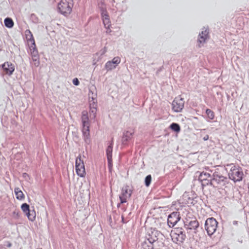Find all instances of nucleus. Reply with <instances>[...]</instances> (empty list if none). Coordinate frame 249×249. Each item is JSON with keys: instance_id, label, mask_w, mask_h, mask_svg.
<instances>
[{"instance_id": "79ce46f5", "label": "nucleus", "mask_w": 249, "mask_h": 249, "mask_svg": "<svg viewBox=\"0 0 249 249\" xmlns=\"http://www.w3.org/2000/svg\"><path fill=\"white\" fill-rule=\"evenodd\" d=\"M122 222H124V217L123 216H122Z\"/></svg>"}, {"instance_id": "f3484780", "label": "nucleus", "mask_w": 249, "mask_h": 249, "mask_svg": "<svg viewBox=\"0 0 249 249\" xmlns=\"http://www.w3.org/2000/svg\"><path fill=\"white\" fill-rule=\"evenodd\" d=\"M81 121L82 123V127H89L88 113L86 110H84L82 112Z\"/></svg>"}, {"instance_id": "9d476101", "label": "nucleus", "mask_w": 249, "mask_h": 249, "mask_svg": "<svg viewBox=\"0 0 249 249\" xmlns=\"http://www.w3.org/2000/svg\"><path fill=\"white\" fill-rule=\"evenodd\" d=\"M121 62V59L117 56L113 58L111 61H107L105 65V68L107 71H110L115 69Z\"/></svg>"}, {"instance_id": "bb28decb", "label": "nucleus", "mask_w": 249, "mask_h": 249, "mask_svg": "<svg viewBox=\"0 0 249 249\" xmlns=\"http://www.w3.org/2000/svg\"><path fill=\"white\" fill-rule=\"evenodd\" d=\"M5 26L8 28H12L14 26V22L11 18H7L4 19Z\"/></svg>"}, {"instance_id": "58836bf2", "label": "nucleus", "mask_w": 249, "mask_h": 249, "mask_svg": "<svg viewBox=\"0 0 249 249\" xmlns=\"http://www.w3.org/2000/svg\"><path fill=\"white\" fill-rule=\"evenodd\" d=\"M108 167L109 168H111L112 167V161L111 162V164H110L108 162Z\"/></svg>"}, {"instance_id": "9b49d317", "label": "nucleus", "mask_w": 249, "mask_h": 249, "mask_svg": "<svg viewBox=\"0 0 249 249\" xmlns=\"http://www.w3.org/2000/svg\"><path fill=\"white\" fill-rule=\"evenodd\" d=\"M199 226V223L196 218L192 219L190 221L187 220L184 222V227L189 230H196Z\"/></svg>"}, {"instance_id": "dca6fc26", "label": "nucleus", "mask_w": 249, "mask_h": 249, "mask_svg": "<svg viewBox=\"0 0 249 249\" xmlns=\"http://www.w3.org/2000/svg\"><path fill=\"white\" fill-rule=\"evenodd\" d=\"M212 178L213 175L211 176V175L208 173L202 172L200 174L198 179L201 182V184L202 185V183L206 184V182H208V181H210Z\"/></svg>"}, {"instance_id": "c9c22d12", "label": "nucleus", "mask_w": 249, "mask_h": 249, "mask_svg": "<svg viewBox=\"0 0 249 249\" xmlns=\"http://www.w3.org/2000/svg\"><path fill=\"white\" fill-rule=\"evenodd\" d=\"M23 177L25 178L26 179H27V178H29V175L27 173L23 174Z\"/></svg>"}, {"instance_id": "72a5a7b5", "label": "nucleus", "mask_w": 249, "mask_h": 249, "mask_svg": "<svg viewBox=\"0 0 249 249\" xmlns=\"http://www.w3.org/2000/svg\"><path fill=\"white\" fill-rule=\"evenodd\" d=\"M127 197L122 196L121 195L119 196V198L121 201V203H124L126 202V198Z\"/></svg>"}, {"instance_id": "aec40b11", "label": "nucleus", "mask_w": 249, "mask_h": 249, "mask_svg": "<svg viewBox=\"0 0 249 249\" xmlns=\"http://www.w3.org/2000/svg\"><path fill=\"white\" fill-rule=\"evenodd\" d=\"M132 135L133 133L129 131L124 132L122 139V144L124 145L126 144L127 142L131 139Z\"/></svg>"}, {"instance_id": "f257e3e1", "label": "nucleus", "mask_w": 249, "mask_h": 249, "mask_svg": "<svg viewBox=\"0 0 249 249\" xmlns=\"http://www.w3.org/2000/svg\"><path fill=\"white\" fill-rule=\"evenodd\" d=\"M73 7V0H61L57 5L59 12L66 17L71 13Z\"/></svg>"}, {"instance_id": "412c9836", "label": "nucleus", "mask_w": 249, "mask_h": 249, "mask_svg": "<svg viewBox=\"0 0 249 249\" xmlns=\"http://www.w3.org/2000/svg\"><path fill=\"white\" fill-rule=\"evenodd\" d=\"M132 193V190L127 185L123 187L122 189L121 195L126 197H130Z\"/></svg>"}, {"instance_id": "f03ea898", "label": "nucleus", "mask_w": 249, "mask_h": 249, "mask_svg": "<svg viewBox=\"0 0 249 249\" xmlns=\"http://www.w3.org/2000/svg\"><path fill=\"white\" fill-rule=\"evenodd\" d=\"M244 173L242 168L236 165L232 166L229 173V178L234 182H239L242 180Z\"/></svg>"}, {"instance_id": "5701e85b", "label": "nucleus", "mask_w": 249, "mask_h": 249, "mask_svg": "<svg viewBox=\"0 0 249 249\" xmlns=\"http://www.w3.org/2000/svg\"><path fill=\"white\" fill-rule=\"evenodd\" d=\"M14 192L16 196V198L17 199L21 200L24 198V195L23 192L19 188H15Z\"/></svg>"}, {"instance_id": "4468645a", "label": "nucleus", "mask_w": 249, "mask_h": 249, "mask_svg": "<svg viewBox=\"0 0 249 249\" xmlns=\"http://www.w3.org/2000/svg\"><path fill=\"white\" fill-rule=\"evenodd\" d=\"M82 134L84 141L85 143V146L90 143L91 140L90 137L89 127H82Z\"/></svg>"}, {"instance_id": "4be33fe9", "label": "nucleus", "mask_w": 249, "mask_h": 249, "mask_svg": "<svg viewBox=\"0 0 249 249\" xmlns=\"http://www.w3.org/2000/svg\"><path fill=\"white\" fill-rule=\"evenodd\" d=\"M25 36L28 42H30L31 43V45L35 44V41L33 34L30 30H27L25 31Z\"/></svg>"}, {"instance_id": "39448f33", "label": "nucleus", "mask_w": 249, "mask_h": 249, "mask_svg": "<svg viewBox=\"0 0 249 249\" xmlns=\"http://www.w3.org/2000/svg\"><path fill=\"white\" fill-rule=\"evenodd\" d=\"M75 169L78 176L84 177L86 175L85 165L80 156L77 157L75 160Z\"/></svg>"}, {"instance_id": "2f4dec72", "label": "nucleus", "mask_w": 249, "mask_h": 249, "mask_svg": "<svg viewBox=\"0 0 249 249\" xmlns=\"http://www.w3.org/2000/svg\"><path fill=\"white\" fill-rule=\"evenodd\" d=\"M36 212L34 210L31 211V213L28 216V219L31 221H34L36 218Z\"/></svg>"}, {"instance_id": "1a4fd4ad", "label": "nucleus", "mask_w": 249, "mask_h": 249, "mask_svg": "<svg viewBox=\"0 0 249 249\" xmlns=\"http://www.w3.org/2000/svg\"><path fill=\"white\" fill-rule=\"evenodd\" d=\"M102 18L105 27L107 29V33H109L111 32L110 27L111 22L109 18V16L106 10H103L101 13Z\"/></svg>"}, {"instance_id": "a211bd4d", "label": "nucleus", "mask_w": 249, "mask_h": 249, "mask_svg": "<svg viewBox=\"0 0 249 249\" xmlns=\"http://www.w3.org/2000/svg\"><path fill=\"white\" fill-rule=\"evenodd\" d=\"M209 37V31L207 29L202 31L199 35L198 42L200 44H202L205 42L206 39Z\"/></svg>"}, {"instance_id": "c85d7f7f", "label": "nucleus", "mask_w": 249, "mask_h": 249, "mask_svg": "<svg viewBox=\"0 0 249 249\" xmlns=\"http://www.w3.org/2000/svg\"><path fill=\"white\" fill-rule=\"evenodd\" d=\"M206 113L208 117L210 120H213L214 119V112L211 109H208V108L206 110Z\"/></svg>"}, {"instance_id": "7ed1b4c3", "label": "nucleus", "mask_w": 249, "mask_h": 249, "mask_svg": "<svg viewBox=\"0 0 249 249\" xmlns=\"http://www.w3.org/2000/svg\"><path fill=\"white\" fill-rule=\"evenodd\" d=\"M227 179H228L226 177L219 175L218 174L217 172H215L213 174V178H211V180L210 181H208V182H206V184L202 183V186H203L209 185L214 186V183L216 184L224 186L227 183Z\"/></svg>"}, {"instance_id": "0eeeda50", "label": "nucleus", "mask_w": 249, "mask_h": 249, "mask_svg": "<svg viewBox=\"0 0 249 249\" xmlns=\"http://www.w3.org/2000/svg\"><path fill=\"white\" fill-rule=\"evenodd\" d=\"M179 213L174 212L168 215L167 223L170 227H173L180 220Z\"/></svg>"}, {"instance_id": "b1692460", "label": "nucleus", "mask_w": 249, "mask_h": 249, "mask_svg": "<svg viewBox=\"0 0 249 249\" xmlns=\"http://www.w3.org/2000/svg\"><path fill=\"white\" fill-rule=\"evenodd\" d=\"M154 247L153 244L150 242L145 241L141 244V249H153Z\"/></svg>"}, {"instance_id": "ea45409f", "label": "nucleus", "mask_w": 249, "mask_h": 249, "mask_svg": "<svg viewBox=\"0 0 249 249\" xmlns=\"http://www.w3.org/2000/svg\"><path fill=\"white\" fill-rule=\"evenodd\" d=\"M233 224L234 225H236L237 224V221H233Z\"/></svg>"}, {"instance_id": "4c0bfd02", "label": "nucleus", "mask_w": 249, "mask_h": 249, "mask_svg": "<svg viewBox=\"0 0 249 249\" xmlns=\"http://www.w3.org/2000/svg\"><path fill=\"white\" fill-rule=\"evenodd\" d=\"M31 210H29V211H28V212H27L24 213L26 214V215H27V216L28 217V216H29V214H30V213H31Z\"/></svg>"}, {"instance_id": "ddd939ff", "label": "nucleus", "mask_w": 249, "mask_h": 249, "mask_svg": "<svg viewBox=\"0 0 249 249\" xmlns=\"http://www.w3.org/2000/svg\"><path fill=\"white\" fill-rule=\"evenodd\" d=\"M2 68L4 72L8 75L12 74L15 70L14 65L9 62H6L2 64Z\"/></svg>"}, {"instance_id": "423d86ee", "label": "nucleus", "mask_w": 249, "mask_h": 249, "mask_svg": "<svg viewBox=\"0 0 249 249\" xmlns=\"http://www.w3.org/2000/svg\"><path fill=\"white\" fill-rule=\"evenodd\" d=\"M172 109L176 112L181 111L184 107V101L180 97H176L172 102Z\"/></svg>"}, {"instance_id": "2eb2a0df", "label": "nucleus", "mask_w": 249, "mask_h": 249, "mask_svg": "<svg viewBox=\"0 0 249 249\" xmlns=\"http://www.w3.org/2000/svg\"><path fill=\"white\" fill-rule=\"evenodd\" d=\"M94 89H95L94 87L90 88L89 93V102L90 106H94L95 104H97V93H94L93 91Z\"/></svg>"}, {"instance_id": "f704fd0d", "label": "nucleus", "mask_w": 249, "mask_h": 249, "mask_svg": "<svg viewBox=\"0 0 249 249\" xmlns=\"http://www.w3.org/2000/svg\"><path fill=\"white\" fill-rule=\"evenodd\" d=\"M72 83L75 86L79 85V81L78 80V79H73Z\"/></svg>"}, {"instance_id": "cd10ccee", "label": "nucleus", "mask_w": 249, "mask_h": 249, "mask_svg": "<svg viewBox=\"0 0 249 249\" xmlns=\"http://www.w3.org/2000/svg\"><path fill=\"white\" fill-rule=\"evenodd\" d=\"M32 64L34 65L35 67H37L39 65L40 61H39V56L38 55H35L34 56H32Z\"/></svg>"}, {"instance_id": "393cba45", "label": "nucleus", "mask_w": 249, "mask_h": 249, "mask_svg": "<svg viewBox=\"0 0 249 249\" xmlns=\"http://www.w3.org/2000/svg\"><path fill=\"white\" fill-rule=\"evenodd\" d=\"M30 50L31 52V57L34 56L35 55H38V53L36 46V44L35 45H31L30 46Z\"/></svg>"}, {"instance_id": "c03bdc74", "label": "nucleus", "mask_w": 249, "mask_h": 249, "mask_svg": "<svg viewBox=\"0 0 249 249\" xmlns=\"http://www.w3.org/2000/svg\"><path fill=\"white\" fill-rule=\"evenodd\" d=\"M120 204H118L117 205V206H118V207H119V206H120Z\"/></svg>"}, {"instance_id": "6e6552de", "label": "nucleus", "mask_w": 249, "mask_h": 249, "mask_svg": "<svg viewBox=\"0 0 249 249\" xmlns=\"http://www.w3.org/2000/svg\"><path fill=\"white\" fill-rule=\"evenodd\" d=\"M177 241L183 243L186 238V235L182 228H178L174 230L173 233Z\"/></svg>"}, {"instance_id": "7c9ffc66", "label": "nucleus", "mask_w": 249, "mask_h": 249, "mask_svg": "<svg viewBox=\"0 0 249 249\" xmlns=\"http://www.w3.org/2000/svg\"><path fill=\"white\" fill-rule=\"evenodd\" d=\"M21 209L24 213L27 212L30 210L29 205L26 203H23L21 205Z\"/></svg>"}, {"instance_id": "37998d69", "label": "nucleus", "mask_w": 249, "mask_h": 249, "mask_svg": "<svg viewBox=\"0 0 249 249\" xmlns=\"http://www.w3.org/2000/svg\"><path fill=\"white\" fill-rule=\"evenodd\" d=\"M13 213L14 214H17V215H18V213H17L16 212H14Z\"/></svg>"}, {"instance_id": "e433bc0d", "label": "nucleus", "mask_w": 249, "mask_h": 249, "mask_svg": "<svg viewBox=\"0 0 249 249\" xmlns=\"http://www.w3.org/2000/svg\"><path fill=\"white\" fill-rule=\"evenodd\" d=\"M208 139H209V136H208V135H205V136L203 138V140L204 141H205L208 140Z\"/></svg>"}, {"instance_id": "20e7f679", "label": "nucleus", "mask_w": 249, "mask_h": 249, "mask_svg": "<svg viewBox=\"0 0 249 249\" xmlns=\"http://www.w3.org/2000/svg\"><path fill=\"white\" fill-rule=\"evenodd\" d=\"M217 224L218 222L213 217L207 219L205 223V229L209 235L211 236L215 232Z\"/></svg>"}, {"instance_id": "473e14b6", "label": "nucleus", "mask_w": 249, "mask_h": 249, "mask_svg": "<svg viewBox=\"0 0 249 249\" xmlns=\"http://www.w3.org/2000/svg\"><path fill=\"white\" fill-rule=\"evenodd\" d=\"M96 107H97V104H95L94 106H90V113L91 114H93V118L95 117V114L96 111Z\"/></svg>"}, {"instance_id": "6ab92c4d", "label": "nucleus", "mask_w": 249, "mask_h": 249, "mask_svg": "<svg viewBox=\"0 0 249 249\" xmlns=\"http://www.w3.org/2000/svg\"><path fill=\"white\" fill-rule=\"evenodd\" d=\"M113 142L112 140L106 149V154L108 162L111 164L112 161V153L113 149Z\"/></svg>"}, {"instance_id": "a878e982", "label": "nucleus", "mask_w": 249, "mask_h": 249, "mask_svg": "<svg viewBox=\"0 0 249 249\" xmlns=\"http://www.w3.org/2000/svg\"><path fill=\"white\" fill-rule=\"evenodd\" d=\"M170 128L176 132H179L180 131V127L177 123H172L170 125Z\"/></svg>"}, {"instance_id": "c756f323", "label": "nucleus", "mask_w": 249, "mask_h": 249, "mask_svg": "<svg viewBox=\"0 0 249 249\" xmlns=\"http://www.w3.org/2000/svg\"><path fill=\"white\" fill-rule=\"evenodd\" d=\"M152 180V177L151 175H147L144 179V183L146 187H148L151 184Z\"/></svg>"}, {"instance_id": "a19ab883", "label": "nucleus", "mask_w": 249, "mask_h": 249, "mask_svg": "<svg viewBox=\"0 0 249 249\" xmlns=\"http://www.w3.org/2000/svg\"><path fill=\"white\" fill-rule=\"evenodd\" d=\"M11 246H12V244H11V243H9V244H8V245H7V247H9V248H10V247H11Z\"/></svg>"}, {"instance_id": "f8f14e48", "label": "nucleus", "mask_w": 249, "mask_h": 249, "mask_svg": "<svg viewBox=\"0 0 249 249\" xmlns=\"http://www.w3.org/2000/svg\"><path fill=\"white\" fill-rule=\"evenodd\" d=\"M161 235L160 232L154 229L151 230V232L148 234V238H147V241L153 244L156 242L159 239V237Z\"/></svg>"}]
</instances>
